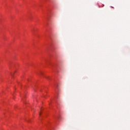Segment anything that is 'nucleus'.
<instances>
[{
  "label": "nucleus",
  "instance_id": "1",
  "mask_svg": "<svg viewBox=\"0 0 130 130\" xmlns=\"http://www.w3.org/2000/svg\"><path fill=\"white\" fill-rule=\"evenodd\" d=\"M46 78L47 79V80H49V77H46Z\"/></svg>",
  "mask_w": 130,
  "mask_h": 130
},
{
  "label": "nucleus",
  "instance_id": "2",
  "mask_svg": "<svg viewBox=\"0 0 130 130\" xmlns=\"http://www.w3.org/2000/svg\"><path fill=\"white\" fill-rule=\"evenodd\" d=\"M11 76L12 77H13V76H14V74H11Z\"/></svg>",
  "mask_w": 130,
  "mask_h": 130
},
{
  "label": "nucleus",
  "instance_id": "3",
  "mask_svg": "<svg viewBox=\"0 0 130 130\" xmlns=\"http://www.w3.org/2000/svg\"><path fill=\"white\" fill-rule=\"evenodd\" d=\"M41 75H42V73H41Z\"/></svg>",
  "mask_w": 130,
  "mask_h": 130
},
{
  "label": "nucleus",
  "instance_id": "4",
  "mask_svg": "<svg viewBox=\"0 0 130 130\" xmlns=\"http://www.w3.org/2000/svg\"><path fill=\"white\" fill-rule=\"evenodd\" d=\"M111 8H113V7H111Z\"/></svg>",
  "mask_w": 130,
  "mask_h": 130
},
{
  "label": "nucleus",
  "instance_id": "5",
  "mask_svg": "<svg viewBox=\"0 0 130 130\" xmlns=\"http://www.w3.org/2000/svg\"><path fill=\"white\" fill-rule=\"evenodd\" d=\"M40 114H41V113H40Z\"/></svg>",
  "mask_w": 130,
  "mask_h": 130
}]
</instances>
